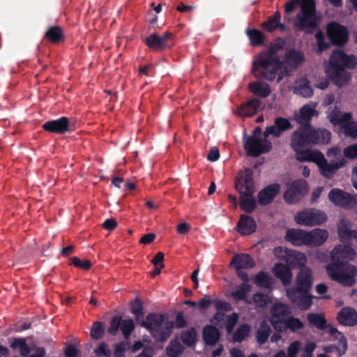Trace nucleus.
I'll return each instance as SVG.
<instances>
[{"label":"nucleus","mask_w":357,"mask_h":357,"mask_svg":"<svg viewBox=\"0 0 357 357\" xmlns=\"http://www.w3.org/2000/svg\"><path fill=\"white\" fill-rule=\"evenodd\" d=\"M332 262L326 266V272L330 278L344 287L354 284L357 275V267L344 260H353L355 250L349 245L339 244L331 252Z\"/></svg>","instance_id":"obj_1"},{"label":"nucleus","mask_w":357,"mask_h":357,"mask_svg":"<svg viewBox=\"0 0 357 357\" xmlns=\"http://www.w3.org/2000/svg\"><path fill=\"white\" fill-rule=\"evenodd\" d=\"M285 44L284 38L278 37L270 43L267 50H263L257 55L252 68L255 77L270 82L276 79L278 83L282 80V63L278 52L283 50Z\"/></svg>","instance_id":"obj_2"},{"label":"nucleus","mask_w":357,"mask_h":357,"mask_svg":"<svg viewBox=\"0 0 357 357\" xmlns=\"http://www.w3.org/2000/svg\"><path fill=\"white\" fill-rule=\"evenodd\" d=\"M331 138V132L325 128L299 126L291 134L290 145L297 157L306 151L305 149L328 144Z\"/></svg>","instance_id":"obj_3"},{"label":"nucleus","mask_w":357,"mask_h":357,"mask_svg":"<svg viewBox=\"0 0 357 357\" xmlns=\"http://www.w3.org/2000/svg\"><path fill=\"white\" fill-rule=\"evenodd\" d=\"M356 66L355 56L347 55L342 50H335L330 57L326 72L332 83L340 88L346 85L351 78L350 73L346 69H354Z\"/></svg>","instance_id":"obj_4"},{"label":"nucleus","mask_w":357,"mask_h":357,"mask_svg":"<svg viewBox=\"0 0 357 357\" xmlns=\"http://www.w3.org/2000/svg\"><path fill=\"white\" fill-rule=\"evenodd\" d=\"M252 176V171L250 169H246L235 181V188L241 194L240 206L248 213L253 212L257 206L256 200L252 196L255 192Z\"/></svg>","instance_id":"obj_5"},{"label":"nucleus","mask_w":357,"mask_h":357,"mask_svg":"<svg viewBox=\"0 0 357 357\" xmlns=\"http://www.w3.org/2000/svg\"><path fill=\"white\" fill-rule=\"evenodd\" d=\"M164 321L165 317L162 314L149 313L147 314L146 320L143 319L139 324L150 332L156 341L165 342L171 335L174 324L172 321H167L165 322V326L162 327Z\"/></svg>","instance_id":"obj_6"},{"label":"nucleus","mask_w":357,"mask_h":357,"mask_svg":"<svg viewBox=\"0 0 357 357\" xmlns=\"http://www.w3.org/2000/svg\"><path fill=\"white\" fill-rule=\"evenodd\" d=\"M326 220L327 215L324 212L312 208L303 210L295 215L296 222L303 226L320 225Z\"/></svg>","instance_id":"obj_7"},{"label":"nucleus","mask_w":357,"mask_h":357,"mask_svg":"<svg viewBox=\"0 0 357 357\" xmlns=\"http://www.w3.org/2000/svg\"><path fill=\"white\" fill-rule=\"evenodd\" d=\"M173 38V33L169 31H166L160 36L156 33H153L146 37L144 42L153 51L161 52L172 48L174 45Z\"/></svg>","instance_id":"obj_8"},{"label":"nucleus","mask_w":357,"mask_h":357,"mask_svg":"<svg viewBox=\"0 0 357 357\" xmlns=\"http://www.w3.org/2000/svg\"><path fill=\"white\" fill-rule=\"evenodd\" d=\"M244 149L248 155L258 157L263 153H268L272 149V144L265 137L263 143L261 139L248 137L244 142Z\"/></svg>","instance_id":"obj_9"},{"label":"nucleus","mask_w":357,"mask_h":357,"mask_svg":"<svg viewBox=\"0 0 357 357\" xmlns=\"http://www.w3.org/2000/svg\"><path fill=\"white\" fill-rule=\"evenodd\" d=\"M313 283L312 271L307 266H301L296 276L295 286L288 288L287 290H294L300 293H310Z\"/></svg>","instance_id":"obj_10"},{"label":"nucleus","mask_w":357,"mask_h":357,"mask_svg":"<svg viewBox=\"0 0 357 357\" xmlns=\"http://www.w3.org/2000/svg\"><path fill=\"white\" fill-rule=\"evenodd\" d=\"M326 34L331 43L337 45H343L348 40V31L347 27L336 22H331L326 27Z\"/></svg>","instance_id":"obj_11"},{"label":"nucleus","mask_w":357,"mask_h":357,"mask_svg":"<svg viewBox=\"0 0 357 357\" xmlns=\"http://www.w3.org/2000/svg\"><path fill=\"white\" fill-rule=\"evenodd\" d=\"M307 191L305 181L296 180L291 183L284 194V199L289 204L297 203Z\"/></svg>","instance_id":"obj_12"},{"label":"nucleus","mask_w":357,"mask_h":357,"mask_svg":"<svg viewBox=\"0 0 357 357\" xmlns=\"http://www.w3.org/2000/svg\"><path fill=\"white\" fill-rule=\"evenodd\" d=\"M329 200L336 206L351 208L356 204L353 196L338 188L332 189L328 193Z\"/></svg>","instance_id":"obj_13"},{"label":"nucleus","mask_w":357,"mask_h":357,"mask_svg":"<svg viewBox=\"0 0 357 357\" xmlns=\"http://www.w3.org/2000/svg\"><path fill=\"white\" fill-rule=\"evenodd\" d=\"M293 128V125L289 119L284 117H277L274 120V124L266 128L264 132V137L267 138L270 135L273 137H280L284 132Z\"/></svg>","instance_id":"obj_14"},{"label":"nucleus","mask_w":357,"mask_h":357,"mask_svg":"<svg viewBox=\"0 0 357 357\" xmlns=\"http://www.w3.org/2000/svg\"><path fill=\"white\" fill-rule=\"evenodd\" d=\"M319 20L320 18L317 16L298 14L296 17L294 26L296 30L312 33L317 28Z\"/></svg>","instance_id":"obj_15"},{"label":"nucleus","mask_w":357,"mask_h":357,"mask_svg":"<svg viewBox=\"0 0 357 357\" xmlns=\"http://www.w3.org/2000/svg\"><path fill=\"white\" fill-rule=\"evenodd\" d=\"M286 294L291 303L301 310H308L312 305L313 296L309 293H300L294 290H287Z\"/></svg>","instance_id":"obj_16"},{"label":"nucleus","mask_w":357,"mask_h":357,"mask_svg":"<svg viewBox=\"0 0 357 357\" xmlns=\"http://www.w3.org/2000/svg\"><path fill=\"white\" fill-rule=\"evenodd\" d=\"M280 190V185L278 183H273L267 185L258 193V202L261 206L270 204L277 197Z\"/></svg>","instance_id":"obj_17"},{"label":"nucleus","mask_w":357,"mask_h":357,"mask_svg":"<svg viewBox=\"0 0 357 357\" xmlns=\"http://www.w3.org/2000/svg\"><path fill=\"white\" fill-rule=\"evenodd\" d=\"M264 105L258 98H252L241 105L237 110L238 114L242 116H251L257 112L264 109Z\"/></svg>","instance_id":"obj_18"},{"label":"nucleus","mask_w":357,"mask_h":357,"mask_svg":"<svg viewBox=\"0 0 357 357\" xmlns=\"http://www.w3.org/2000/svg\"><path fill=\"white\" fill-rule=\"evenodd\" d=\"M317 112L308 105H303L299 110V114L294 115V119L301 126L313 127L311 124L312 117Z\"/></svg>","instance_id":"obj_19"},{"label":"nucleus","mask_w":357,"mask_h":357,"mask_svg":"<svg viewBox=\"0 0 357 357\" xmlns=\"http://www.w3.org/2000/svg\"><path fill=\"white\" fill-rule=\"evenodd\" d=\"M310 236L308 231L299 229H289L287 231L285 238L294 245H307Z\"/></svg>","instance_id":"obj_20"},{"label":"nucleus","mask_w":357,"mask_h":357,"mask_svg":"<svg viewBox=\"0 0 357 357\" xmlns=\"http://www.w3.org/2000/svg\"><path fill=\"white\" fill-rule=\"evenodd\" d=\"M230 266L236 270L250 269L255 266V261L249 254L241 253L232 257Z\"/></svg>","instance_id":"obj_21"},{"label":"nucleus","mask_w":357,"mask_h":357,"mask_svg":"<svg viewBox=\"0 0 357 357\" xmlns=\"http://www.w3.org/2000/svg\"><path fill=\"white\" fill-rule=\"evenodd\" d=\"M281 15L279 11H276L273 15L268 17L267 20L264 22L261 26L263 29L269 33H273L276 29L280 31H286L287 26L280 22Z\"/></svg>","instance_id":"obj_22"},{"label":"nucleus","mask_w":357,"mask_h":357,"mask_svg":"<svg viewBox=\"0 0 357 357\" xmlns=\"http://www.w3.org/2000/svg\"><path fill=\"white\" fill-rule=\"evenodd\" d=\"M344 163L345 160L344 158L340 155L339 157L336 158L335 160H332L331 163H328L326 160L319 168L320 173L323 176L331 178L337 169L342 167Z\"/></svg>","instance_id":"obj_23"},{"label":"nucleus","mask_w":357,"mask_h":357,"mask_svg":"<svg viewBox=\"0 0 357 357\" xmlns=\"http://www.w3.org/2000/svg\"><path fill=\"white\" fill-rule=\"evenodd\" d=\"M340 324L353 326L357 325V312L352 307H344L337 314Z\"/></svg>","instance_id":"obj_24"},{"label":"nucleus","mask_w":357,"mask_h":357,"mask_svg":"<svg viewBox=\"0 0 357 357\" xmlns=\"http://www.w3.org/2000/svg\"><path fill=\"white\" fill-rule=\"evenodd\" d=\"M237 231L242 235H250L254 233L257 228L255 220L249 215H241L236 225Z\"/></svg>","instance_id":"obj_25"},{"label":"nucleus","mask_w":357,"mask_h":357,"mask_svg":"<svg viewBox=\"0 0 357 357\" xmlns=\"http://www.w3.org/2000/svg\"><path fill=\"white\" fill-rule=\"evenodd\" d=\"M43 128L50 132L64 134L67 132V116L46 121L43 123Z\"/></svg>","instance_id":"obj_26"},{"label":"nucleus","mask_w":357,"mask_h":357,"mask_svg":"<svg viewBox=\"0 0 357 357\" xmlns=\"http://www.w3.org/2000/svg\"><path fill=\"white\" fill-rule=\"evenodd\" d=\"M307 245L318 247L322 245L327 240L328 236V232L326 229L319 228L314 229L310 231H308Z\"/></svg>","instance_id":"obj_27"},{"label":"nucleus","mask_w":357,"mask_h":357,"mask_svg":"<svg viewBox=\"0 0 357 357\" xmlns=\"http://www.w3.org/2000/svg\"><path fill=\"white\" fill-rule=\"evenodd\" d=\"M273 272L275 276L280 279L284 286L289 285L291 281L292 273L291 269L282 263L275 264Z\"/></svg>","instance_id":"obj_28"},{"label":"nucleus","mask_w":357,"mask_h":357,"mask_svg":"<svg viewBox=\"0 0 357 357\" xmlns=\"http://www.w3.org/2000/svg\"><path fill=\"white\" fill-rule=\"evenodd\" d=\"M296 158L300 161L314 162L319 168L326 161L324 154L318 151L306 150Z\"/></svg>","instance_id":"obj_29"},{"label":"nucleus","mask_w":357,"mask_h":357,"mask_svg":"<svg viewBox=\"0 0 357 357\" xmlns=\"http://www.w3.org/2000/svg\"><path fill=\"white\" fill-rule=\"evenodd\" d=\"M43 39L52 44H59L65 39L63 30L59 26H50L45 33Z\"/></svg>","instance_id":"obj_30"},{"label":"nucleus","mask_w":357,"mask_h":357,"mask_svg":"<svg viewBox=\"0 0 357 357\" xmlns=\"http://www.w3.org/2000/svg\"><path fill=\"white\" fill-rule=\"evenodd\" d=\"M305 60L304 54L295 49L289 50L284 55V61L291 67L298 68Z\"/></svg>","instance_id":"obj_31"},{"label":"nucleus","mask_w":357,"mask_h":357,"mask_svg":"<svg viewBox=\"0 0 357 357\" xmlns=\"http://www.w3.org/2000/svg\"><path fill=\"white\" fill-rule=\"evenodd\" d=\"M248 89L254 95L264 98L269 96L271 92L270 86L261 81H254L250 82L248 84Z\"/></svg>","instance_id":"obj_32"},{"label":"nucleus","mask_w":357,"mask_h":357,"mask_svg":"<svg viewBox=\"0 0 357 357\" xmlns=\"http://www.w3.org/2000/svg\"><path fill=\"white\" fill-rule=\"evenodd\" d=\"M328 118L333 126H340L341 128H342L347 121H349L352 119V115L350 112L342 114L341 111L335 107L330 113Z\"/></svg>","instance_id":"obj_33"},{"label":"nucleus","mask_w":357,"mask_h":357,"mask_svg":"<svg viewBox=\"0 0 357 357\" xmlns=\"http://www.w3.org/2000/svg\"><path fill=\"white\" fill-rule=\"evenodd\" d=\"M219 330L213 325H206L203 329V339L206 344L215 345L220 340Z\"/></svg>","instance_id":"obj_34"},{"label":"nucleus","mask_w":357,"mask_h":357,"mask_svg":"<svg viewBox=\"0 0 357 357\" xmlns=\"http://www.w3.org/2000/svg\"><path fill=\"white\" fill-rule=\"evenodd\" d=\"M271 328L267 320H263L260 322L259 328L256 333V340L258 344H264L267 341L271 333Z\"/></svg>","instance_id":"obj_35"},{"label":"nucleus","mask_w":357,"mask_h":357,"mask_svg":"<svg viewBox=\"0 0 357 357\" xmlns=\"http://www.w3.org/2000/svg\"><path fill=\"white\" fill-rule=\"evenodd\" d=\"M271 314L272 319H278L282 320H285L289 317V315L291 314L288 305L284 303H275L272 306L271 310Z\"/></svg>","instance_id":"obj_36"},{"label":"nucleus","mask_w":357,"mask_h":357,"mask_svg":"<svg viewBox=\"0 0 357 357\" xmlns=\"http://www.w3.org/2000/svg\"><path fill=\"white\" fill-rule=\"evenodd\" d=\"M294 92L305 98H310L313 96V90L309 80L306 78H301L296 82Z\"/></svg>","instance_id":"obj_37"},{"label":"nucleus","mask_w":357,"mask_h":357,"mask_svg":"<svg viewBox=\"0 0 357 357\" xmlns=\"http://www.w3.org/2000/svg\"><path fill=\"white\" fill-rule=\"evenodd\" d=\"M309 324L312 326H314L320 330H325L328 328H330V326L327 324L326 320L321 314L317 313H309L307 316Z\"/></svg>","instance_id":"obj_38"},{"label":"nucleus","mask_w":357,"mask_h":357,"mask_svg":"<svg viewBox=\"0 0 357 357\" xmlns=\"http://www.w3.org/2000/svg\"><path fill=\"white\" fill-rule=\"evenodd\" d=\"M10 347L14 350L19 349L20 355L22 357H26L29 355L30 349L24 338L14 337L13 339L10 340Z\"/></svg>","instance_id":"obj_39"},{"label":"nucleus","mask_w":357,"mask_h":357,"mask_svg":"<svg viewBox=\"0 0 357 357\" xmlns=\"http://www.w3.org/2000/svg\"><path fill=\"white\" fill-rule=\"evenodd\" d=\"M328 332L331 336L338 338L337 350L340 355L344 354L347 349V340L344 335L341 332L338 331L337 328L333 327H330Z\"/></svg>","instance_id":"obj_40"},{"label":"nucleus","mask_w":357,"mask_h":357,"mask_svg":"<svg viewBox=\"0 0 357 357\" xmlns=\"http://www.w3.org/2000/svg\"><path fill=\"white\" fill-rule=\"evenodd\" d=\"M246 34L252 46H260L264 45L265 36L261 31L256 29H248L246 31Z\"/></svg>","instance_id":"obj_41"},{"label":"nucleus","mask_w":357,"mask_h":357,"mask_svg":"<svg viewBox=\"0 0 357 357\" xmlns=\"http://www.w3.org/2000/svg\"><path fill=\"white\" fill-rule=\"evenodd\" d=\"M251 327L248 324L240 325L232 335L233 341L235 342H241L249 335Z\"/></svg>","instance_id":"obj_42"},{"label":"nucleus","mask_w":357,"mask_h":357,"mask_svg":"<svg viewBox=\"0 0 357 357\" xmlns=\"http://www.w3.org/2000/svg\"><path fill=\"white\" fill-rule=\"evenodd\" d=\"M183 347L178 338L172 340L166 348V353L169 357H177L183 351Z\"/></svg>","instance_id":"obj_43"},{"label":"nucleus","mask_w":357,"mask_h":357,"mask_svg":"<svg viewBox=\"0 0 357 357\" xmlns=\"http://www.w3.org/2000/svg\"><path fill=\"white\" fill-rule=\"evenodd\" d=\"M301 14L305 15H316V4L314 0H301Z\"/></svg>","instance_id":"obj_44"},{"label":"nucleus","mask_w":357,"mask_h":357,"mask_svg":"<svg viewBox=\"0 0 357 357\" xmlns=\"http://www.w3.org/2000/svg\"><path fill=\"white\" fill-rule=\"evenodd\" d=\"M131 312L135 316L136 321L140 323L139 319L142 320L144 316V311L142 303L135 298L130 304Z\"/></svg>","instance_id":"obj_45"},{"label":"nucleus","mask_w":357,"mask_h":357,"mask_svg":"<svg viewBox=\"0 0 357 357\" xmlns=\"http://www.w3.org/2000/svg\"><path fill=\"white\" fill-rule=\"evenodd\" d=\"M250 289V284L248 283H242L235 291L231 293V296L236 301H245Z\"/></svg>","instance_id":"obj_46"},{"label":"nucleus","mask_w":357,"mask_h":357,"mask_svg":"<svg viewBox=\"0 0 357 357\" xmlns=\"http://www.w3.org/2000/svg\"><path fill=\"white\" fill-rule=\"evenodd\" d=\"M197 337V333L194 328H191L189 330L181 333V339L183 344L190 347L195 343Z\"/></svg>","instance_id":"obj_47"},{"label":"nucleus","mask_w":357,"mask_h":357,"mask_svg":"<svg viewBox=\"0 0 357 357\" xmlns=\"http://www.w3.org/2000/svg\"><path fill=\"white\" fill-rule=\"evenodd\" d=\"M285 325L287 329H289L292 332H296L304 327L303 323L298 318L292 316L285 319Z\"/></svg>","instance_id":"obj_48"},{"label":"nucleus","mask_w":357,"mask_h":357,"mask_svg":"<svg viewBox=\"0 0 357 357\" xmlns=\"http://www.w3.org/2000/svg\"><path fill=\"white\" fill-rule=\"evenodd\" d=\"M255 282L260 287H269L271 284V278L265 272H259L255 278Z\"/></svg>","instance_id":"obj_49"},{"label":"nucleus","mask_w":357,"mask_h":357,"mask_svg":"<svg viewBox=\"0 0 357 357\" xmlns=\"http://www.w3.org/2000/svg\"><path fill=\"white\" fill-rule=\"evenodd\" d=\"M135 329V324L132 319H121V330L125 338H128Z\"/></svg>","instance_id":"obj_50"},{"label":"nucleus","mask_w":357,"mask_h":357,"mask_svg":"<svg viewBox=\"0 0 357 357\" xmlns=\"http://www.w3.org/2000/svg\"><path fill=\"white\" fill-rule=\"evenodd\" d=\"M70 263H68V264H72L75 267L87 271L89 270L92 266L91 262L88 259H81L77 257H73L70 259Z\"/></svg>","instance_id":"obj_51"},{"label":"nucleus","mask_w":357,"mask_h":357,"mask_svg":"<svg viewBox=\"0 0 357 357\" xmlns=\"http://www.w3.org/2000/svg\"><path fill=\"white\" fill-rule=\"evenodd\" d=\"M342 129L346 136L357 138V122L347 121Z\"/></svg>","instance_id":"obj_52"},{"label":"nucleus","mask_w":357,"mask_h":357,"mask_svg":"<svg viewBox=\"0 0 357 357\" xmlns=\"http://www.w3.org/2000/svg\"><path fill=\"white\" fill-rule=\"evenodd\" d=\"M105 328L101 321H96L93 324L91 330V336L95 340L100 339L104 335Z\"/></svg>","instance_id":"obj_53"},{"label":"nucleus","mask_w":357,"mask_h":357,"mask_svg":"<svg viewBox=\"0 0 357 357\" xmlns=\"http://www.w3.org/2000/svg\"><path fill=\"white\" fill-rule=\"evenodd\" d=\"M121 317L119 315L114 316L110 321V326L107 329L109 335H115L119 329L121 328Z\"/></svg>","instance_id":"obj_54"},{"label":"nucleus","mask_w":357,"mask_h":357,"mask_svg":"<svg viewBox=\"0 0 357 357\" xmlns=\"http://www.w3.org/2000/svg\"><path fill=\"white\" fill-rule=\"evenodd\" d=\"M352 229H350L347 225H341L338 227V236L340 241L344 243H347L351 240V234Z\"/></svg>","instance_id":"obj_55"},{"label":"nucleus","mask_w":357,"mask_h":357,"mask_svg":"<svg viewBox=\"0 0 357 357\" xmlns=\"http://www.w3.org/2000/svg\"><path fill=\"white\" fill-rule=\"evenodd\" d=\"M315 38L317 41L318 52H322L330 47V44L325 41L324 35L321 31H319L315 34Z\"/></svg>","instance_id":"obj_56"},{"label":"nucleus","mask_w":357,"mask_h":357,"mask_svg":"<svg viewBox=\"0 0 357 357\" xmlns=\"http://www.w3.org/2000/svg\"><path fill=\"white\" fill-rule=\"evenodd\" d=\"M95 354L98 357H110L112 355L111 351L107 349V345L105 342H102L98 345V347L95 349Z\"/></svg>","instance_id":"obj_57"},{"label":"nucleus","mask_w":357,"mask_h":357,"mask_svg":"<svg viewBox=\"0 0 357 357\" xmlns=\"http://www.w3.org/2000/svg\"><path fill=\"white\" fill-rule=\"evenodd\" d=\"M213 303L215 305V307L217 310H222L225 312H229L231 310V304L225 301L219 299L213 300Z\"/></svg>","instance_id":"obj_58"},{"label":"nucleus","mask_w":357,"mask_h":357,"mask_svg":"<svg viewBox=\"0 0 357 357\" xmlns=\"http://www.w3.org/2000/svg\"><path fill=\"white\" fill-rule=\"evenodd\" d=\"M343 153L347 158H357V143L344 148Z\"/></svg>","instance_id":"obj_59"},{"label":"nucleus","mask_w":357,"mask_h":357,"mask_svg":"<svg viewBox=\"0 0 357 357\" xmlns=\"http://www.w3.org/2000/svg\"><path fill=\"white\" fill-rule=\"evenodd\" d=\"M269 321L274 328V329L278 332H282L283 331H286V325L285 320L278 319H269Z\"/></svg>","instance_id":"obj_60"},{"label":"nucleus","mask_w":357,"mask_h":357,"mask_svg":"<svg viewBox=\"0 0 357 357\" xmlns=\"http://www.w3.org/2000/svg\"><path fill=\"white\" fill-rule=\"evenodd\" d=\"M252 300L258 306L262 307L266 305L267 296L264 294L257 293L252 296Z\"/></svg>","instance_id":"obj_61"},{"label":"nucleus","mask_w":357,"mask_h":357,"mask_svg":"<svg viewBox=\"0 0 357 357\" xmlns=\"http://www.w3.org/2000/svg\"><path fill=\"white\" fill-rule=\"evenodd\" d=\"M213 301V300H211L208 295H204L197 304L201 310H206L211 306Z\"/></svg>","instance_id":"obj_62"},{"label":"nucleus","mask_w":357,"mask_h":357,"mask_svg":"<svg viewBox=\"0 0 357 357\" xmlns=\"http://www.w3.org/2000/svg\"><path fill=\"white\" fill-rule=\"evenodd\" d=\"M299 351V342H294L288 347L287 355L286 357H296V355Z\"/></svg>","instance_id":"obj_63"},{"label":"nucleus","mask_w":357,"mask_h":357,"mask_svg":"<svg viewBox=\"0 0 357 357\" xmlns=\"http://www.w3.org/2000/svg\"><path fill=\"white\" fill-rule=\"evenodd\" d=\"M237 321L238 315L236 313H233L227 317L226 328L228 333H230L234 329Z\"/></svg>","instance_id":"obj_64"}]
</instances>
